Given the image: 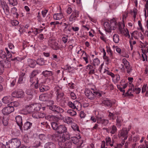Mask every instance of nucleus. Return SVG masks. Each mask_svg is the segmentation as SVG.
I'll return each instance as SVG.
<instances>
[{"mask_svg":"<svg viewBox=\"0 0 148 148\" xmlns=\"http://www.w3.org/2000/svg\"><path fill=\"white\" fill-rule=\"evenodd\" d=\"M12 95L13 97L21 98L24 97V92L22 90L18 89L13 92Z\"/></svg>","mask_w":148,"mask_h":148,"instance_id":"9","label":"nucleus"},{"mask_svg":"<svg viewBox=\"0 0 148 148\" xmlns=\"http://www.w3.org/2000/svg\"><path fill=\"white\" fill-rule=\"evenodd\" d=\"M75 109H76L79 111L80 110L81 107V104L78 101H75Z\"/></svg>","mask_w":148,"mask_h":148,"instance_id":"37","label":"nucleus"},{"mask_svg":"<svg viewBox=\"0 0 148 148\" xmlns=\"http://www.w3.org/2000/svg\"><path fill=\"white\" fill-rule=\"evenodd\" d=\"M122 63L123 64H121L119 66L120 68L122 70V71H124L125 68L124 66L127 69V73L129 74L132 71V67L130 66V63L126 60L125 58H124L122 60Z\"/></svg>","mask_w":148,"mask_h":148,"instance_id":"3","label":"nucleus"},{"mask_svg":"<svg viewBox=\"0 0 148 148\" xmlns=\"http://www.w3.org/2000/svg\"><path fill=\"white\" fill-rule=\"evenodd\" d=\"M45 148H56L55 144L51 142H48L45 145Z\"/></svg>","mask_w":148,"mask_h":148,"instance_id":"34","label":"nucleus"},{"mask_svg":"<svg viewBox=\"0 0 148 148\" xmlns=\"http://www.w3.org/2000/svg\"><path fill=\"white\" fill-rule=\"evenodd\" d=\"M8 143L9 148H18L21 145L20 139L16 138H12Z\"/></svg>","mask_w":148,"mask_h":148,"instance_id":"2","label":"nucleus"},{"mask_svg":"<svg viewBox=\"0 0 148 148\" xmlns=\"http://www.w3.org/2000/svg\"><path fill=\"white\" fill-rule=\"evenodd\" d=\"M16 122L19 127V128L21 130H23V123H22V120L21 116L18 115L16 116L15 117Z\"/></svg>","mask_w":148,"mask_h":148,"instance_id":"17","label":"nucleus"},{"mask_svg":"<svg viewBox=\"0 0 148 148\" xmlns=\"http://www.w3.org/2000/svg\"><path fill=\"white\" fill-rule=\"evenodd\" d=\"M103 104L108 107H111L112 106V103L111 101L107 99L104 100L102 102Z\"/></svg>","mask_w":148,"mask_h":148,"instance_id":"35","label":"nucleus"},{"mask_svg":"<svg viewBox=\"0 0 148 148\" xmlns=\"http://www.w3.org/2000/svg\"><path fill=\"white\" fill-rule=\"evenodd\" d=\"M67 113L69 114L71 116H74L76 115V112L72 110H69L67 111Z\"/></svg>","mask_w":148,"mask_h":148,"instance_id":"46","label":"nucleus"},{"mask_svg":"<svg viewBox=\"0 0 148 148\" xmlns=\"http://www.w3.org/2000/svg\"><path fill=\"white\" fill-rule=\"evenodd\" d=\"M49 108L55 113L61 114L64 112V110L60 106L57 105L48 106Z\"/></svg>","mask_w":148,"mask_h":148,"instance_id":"4","label":"nucleus"},{"mask_svg":"<svg viewBox=\"0 0 148 148\" xmlns=\"http://www.w3.org/2000/svg\"><path fill=\"white\" fill-rule=\"evenodd\" d=\"M53 73L51 71H48L47 70L44 71L42 73V74L45 77L52 76Z\"/></svg>","mask_w":148,"mask_h":148,"instance_id":"31","label":"nucleus"},{"mask_svg":"<svg viewBox=\"0 0 148 148\" xmlns=\"http://www.w3.org/2000/svg\"><path fill=\"white\" fill-rule=\"evenodd\" d=\"M107 52L109 55L110 58L111 59L113 58L112 51L110 48L107 47Z\"/></svg>","mask_w":148,"mask_h":148,"instance_id":"58","label":"nucleus"},{"mask_svg":"<svg viewBox=\"0 0 148 148\" xmlns=\"http://www.w3.org/2000/svg\"><path fill=\"white\" fill-rule=\"evenodd\" d=\"M133 91L135 92L136 94H139L141 91V88H134V86L132 85Z\"/></svg>","mask_w":148,"mask_h":148,"instance_id":"57","label":"nucleus"},{"mask_svg":"<svg viewBox=\"0 0 148 148\" xmlns=\"http://www.w3.org/2000/svg\"><path fill=\"white\" fill-rule=\"evenodd\" d=\"M45 115V114L40 112L34 113L32 114V116L36 119L44 118Z\"/></svg>","mask_w":148,"mask_h":148,"instance_id":"20","label":"nucleus"},{"mask_svg":"<svg viewBox=\"0 0 148 148\" xmlns=\"http://www.w3.org/2000/svg\"><path fill=\"white\" fill-rule=\"evenodd\" d=\"M12 96H8L4 97L2 99L3 102L5 104L10 102L12 100Z\"/></svg>","mask_w":148,"mask_h":148,"instance_id":"23","label":"nucleus"},{"mask_svg":"<svg viewBox=\"0 0 148 148\" xmlns=\"http://www.w3.org/2000/svg\"><path fill=\"white\" fill-rule=\"evenodd\" d=\"M108 117L110 119L112 120H114L115 118V117H114V114L110 112H109Z\"/></svg>","mask_w":148,"mask_h":148,"instance_id":"62","label":"nucleus"},{"mask_svg":"<svg viewBox=\"0 0 148 148\" xmlns=\"http://www.w3.org/2000/svg\"><path fill=\"white\" fill-rule=\"evenodd\" d=\"M8 117L3 116V118L2 122L5 126L8 125Z\"/></svg>","mask_w":148,"mask_h":148,"instance_id":"49","label":"nucleus"},{"mask_svg":"<svg viewBox=\"0 0 148 148\" xmlns=\"http://www.w3.org/2000/svg\"><path fill=\"white\" fill-rule=\"evenodd\" d=\"M63 17L62 13H57L54 14L53 18L55 20H59Z\"/></svg>","mask_w":148,"mask_h":148,"instance_id":"32","label":"nucleus"},{"mask_svg":"<svg viewBox=\"0 0 148 148\" xmlns=\"http://www.w3.org/2000/svg\"><path fill=\"white\" fill-rule=\"evenodd\" d=\"M51 125L53 129L57 131L59 126L58 123L56 122H53L51 123Z\"/></svg>","mask_w":148,"mask_h":148,"instance_id":"39","label":"nucleus"},{"mask_svg":"<svg viewBox=\"0 0 148 148\" xmlns=\"http://www.w3.org/2000/svg\"><path fill=\"white\" fill-rule=\"evenodd\" d=\"M64 36L62 37L61 39L62 41L64 44H66L68 40V36L64 35Z\"/></svg>","mask_w":148,"mask_h":148,"instance_id":"55","label":"nucleus"},{"mask_svg":"<svg viewBox=\"0 0 148 148\" xmlns=\"http://www.w3.org/2000/svg\"><path fill=\"white\" fill-rule=\"evenodd\" d=\"M118 24H117L116 21L115 19H113L110 20V26L111 28V30H115L116 27L117 25L118 26Z\"/></svg>","mask_w":148,"mask_h":148,"instance_id":"22","label":"nucleus"},{"mask_svg":"<svg viewBox=\"0 0 148 148\" xmlns=\"http://www.w3.org/2000/svg\"><path fill=\"white\" fill-rule=\"evenodd\" d=\"M5 50L6 52V55H7V59H8L12 61H17L20 60V58L18 57H16L15 58H12V56L10 51H8L7 48H5Z\"/></svg>","mask_w":148,"mask_h":148,"instance_id":"13","label":"nucleus"},{"mask_svg":"<svg viewBox=\"0 0 148 148\" xmlns=\"http://www.w3.org/2000/svg\"><path fill=\"white\" fill-rule=\"evenodd\" d=\"M113 40L114 42L118 43L119 40V35L117 34H114L113 36Z\"/></svg>","mask_w":148,"mask_h":148,"instance_id":"45","label":"nucleus"},{"mask_svg":"<svg viewBox=\"0 0 148 148\" xmlns=\"http://www.w3.org/2000/svg\"><path fill=\"white\" fill-rule=\"evenodd\" d=\"M84 53L85 56L83 57V58L85 61L86 63L87 64L88 63V56L86 54L84 51H83L82 55H83Z\"/></svg>","mask_w":148,"mask_h":148,"instance_id":"50","label":"nucleus"},{"mask_svg":"<svg viewBox=\"0 0 148 148\" xmlns=\"http://www.w3.org/2000/svg\"><path fill=\"white\" fill-rule=\"evenodd\" d=\"M133 89L132 87L129 89L125 93V96H133L134 95L132 94V93L134 92L133 90H132Z\"/></svg>","mask_w":148,"mask_h":148,"instance_id":"41","label":"nucleus"},{"mask_svg":"<svg viewBox=\"0 0 148 148\" xmlns=\"http://www.w3.org/2000/svg\"><path fill=\"white\" fill-rule=\"evenodd\" d=\"M75 101L73 103L71 101H69L68 103V105L69 106L71 107L72 108L75 109Z\"/></svg>","mask_w":148,"mask_h":148,"instance_id":"60","label":"nucleus"},{"mask_svg":"<svg viewBox=\"0 0 148 148\" xmlns=\"http://www.w3.org/2000/svg\"><path fill=\"white\" fill-rule=\"evenodd\" d=\"M0 2L2 5L5 14L6 15H8L9 14V7L5 1L0 0Z\"/></svg>","mask_w":148,"mask_h":148,"instance_id":"14","label":"nucleus"},{"mask_svg":"<svg viewBox=\"0 0 148 148\" xmlns=\"http://www.w3.org/2000/svg\"><path fill=\"white\" fill-rule=\"evenodd\" d=\"M111 131L110 132L111 134H115L117 130V128L115 125H112L111 126Z\"/></svg>","mask_w":148,"mask_h":148,"instance_id":"43","label":"nucleus"},{"mask_svg":"<svg viewBox=\"0 0 148 148\" xmlns=\"http://www.w3.org/2000/svg\"><path fill=\"white\" fill-rule=\"evenodd\" d=\"M128 131L126 128H123L119 132L118 136L119 137H121L124 138V140H126L128 136Z\"/></svg>","mask_w":148,"mask_h":148,"instance_id":"8","label":"nucleus"},{"mask_svg":"<svg viewBox=\"0 0 148 148\" xmlns=\"http://www.w3.org/2000/svg\"><path fill=\"white\" fill-rule=\"evenodd\" d=\"M32 125V123L27 121L24 123L23 129V128L24 130H27L31 128Z\"/></svg>","mask_w":148,"mask_h":148,"instance_id":"26","label":"nucleus"},{"mask_svg":"<svg viewBox=\"0 0 148 148\" xmlns=\"http://www.w3.org/2000/svg\"><path fill=\"white\" fill-rule=\"evenodd\" d=\"M53 139L56 141H58L59 145L63 146L65 144L64 142L70 138V135L69 132H66L64 133L62 136L58 134H53L51 135Z\"/></svg>","mask_w":148,"mask_h":148,"instance_id":"1","label":"nucleus"},{"mask_svg":"<svg viewBox=\"0 0 148 148\" xmlns=\"http://www.w3.org/2000/svg\"><path fill=\"white\" fill-rule=\"evenodd\" d=\"M63 121L68 124H71L73 123V119L71 117L66 116L63 118Z\"/></svg>","mask_w":148,"mask_h":148,"instance_id":"24","label":"nucleus"},{"mask_svg":"<svg viewBox=\"0 0 148 148\" xmlns=\"http://www.w3.org/2000/svg\"><path fill=\"white\" fill-rule=\"evenodd\" d=\"M140 36L141 39L142 40L143 38V36L141 33H138L137 31L134 32L132 34L131 36L132 39L133 40V37H134L135 39H138L137 35Z\"/></svg>","mask_w":148,"mask_h":148,"instance_id":"21","label":"nucleus"},{"mask_svg":"<svg viewBox=\"0 0 148 148\" xmlns=\"http://www.w3.org/2000/svg\"><path fill=\"white\" fill-rule=\"evenodd\" d=\"M60 90L57 89L56 90L57 97V99L58 101H60V100L63 97L64 95L63 93L60 92Z\"/></svg>","mask_w":148,"mask_h":148,"instance_id":"30","label":"nucleus"},{"mask_svg":"<svg viewBox=\"0 0 148 148\" xmlns=\"http://www.w3.org/2000/svg\"><path fill=\"white\" fill-rule=\"evenodd\" d=\"M49 89V88L48 86L42 85L39 88L40 91L41 92L47 91Z\"/></svg>","mask_w":148,"mask_h":148,"instance_id":"38","label":"nucleus"},{"mask_svg":"<svg viewBox=\"0 0 148 148\" xmlns=\"http://www.w3.org/2000/svg\"><path fill=\"white\" fill-rule=\"evenodd\" d=\"M45 61L42 58H38L36 61V64L40 66H42L45 64Z\"/></svg>","mask_w":148,"mask_h":148,"instance_id":"36","label":"nucleus"},{"mask_svg":"<svg viewBox=\"0 0 148 148\" xmlns=\"http://www.w3.org/2000/svg\"><path fill=\"white\" fill-rule=\"evenodd\" d=\"M25 74V73H22L20 75L18 80V83L19 84H21L23 83V78Z\"/></svg>","mask_w":148,"mask_h":148,"instance_id":"40","label":"nucleus"},{"mask_svg":"<svg viewBox=\"0 0 148 148\" xmlns=\"http://www.w3.org/2000/svg\"><path fill=\"white\" fill-rule=\"evenodd\" d=\"M67 131L66 127L64 125H59L57 132L59 134H62Z\"/></svg>","mask_w":148,"mask_h":148,"instance_id":"15","label":"nucleus"},{"mask_svg":"<svg viewBox=\"0 0 148 148\" xmlns=\"http://www.w3.org/2000/svg\"><path fill=\"white\" fill-rule=\"evenodd\" d=\"M39 139L42 141H44L46 138V137L44 134H40L39 135Z\"/></svg>","mask_w":148,"mask_h":148,"instance_id":"53","label":"nucleus"},{"mask_svg":"<svg viewBox=\"0 0 148 148\" xmlns=\"http://www.w3.org/2000/svg\"><path fill=\"white\" fill-rule=\"evenodd\" d=\"M25 93L27 95L30 96H31L30 97L31 98L34 94H36L37 93V91L35 89L29 88L26 90Z\"/></svg>","mask_w":148,"mask_h":148,"instance_id":"19","label":"nucleus"},{"mask_svg":"<svg viewBox=\"0 0 148 148\" xmlns=\"http://www.w3.org/2000/svg\"><path fill=\"white\" fill-rule=\"evenodd\" d=\"M49 45L52 49L55 50H58L60 48H59L58 44L56 41L52 39H50L48 41Z\"/></svg>","mask_w":148,"mask_h":148,"instance_id":"7","label":"nucleus"},{"mask_svg":"<svg viewBox=\"0 0 148 148\" xmlns=\"http://www.w3.org/2000/svg\"><path fill=\"white\" fill-rule=\"evenodd\" d=\"M123 120L121 116H117L116 119V125L117 127H120L122 125Z\"/></svg>","mask_w":148,"mask_h":148,"instance_id":"27","label":"nucleus"},{"mask_svg":"<svg viewBox=\"0 0 148 148\" xmlns=\"http://www.w3.org/2000/svg\"><path fill=\"white\" fill-rule=\"evenodd\" d=\"M39 73V71L38 70H34L30 74L29 76V81L31 83H32V84L35 83L36 80H38V78L36 77V76Z\"/></svg>","mask_w":148,"mask_h":148,"instance_id":"6","label":"nucleus"},{"mask_svg":"<svg viewBox=\"0 0 148 148\" xmlns=\"http://www.w3.org/2000/svg\"><path fill=\"white\" fill-rule=\"evenodd\" d=\"M28 65L31 68H34L36 64V61L31 59H28L27 60Z\"/></svg>","mask_w":148,"mask_h":148,"instance_id":"25","label":"nucleus"},{"mask_svg":"<svg viewBox=\"0 0 148 148\" xmlns=\"http://www.w3.org/2000/svg\"><path fill=\"white\" fill-rule=\"evenodd\" d=\"M8 1L10 4L13 6L16 5L18 4L17 0H8Z\"/></svg>","mask_w":148,"mask_h":148,"instance_id":"54","label":"nucleus"},{"mask_svg":"<svg viewBox=\"0 0 148 148\" xmlns=\"http://www.w3.org/2000/svg\"><path fill=\"white\" fill-rule=\"evenodd\" d=\"M0 63L1 64V66L3 68H7L8 67V66H7L8 62L7 61H6V60H3L1 61Z\"/></svg>","mask_w":148,"mask_h":148,"instance_id":"42","label":"nucleus"},{"mask_svg":"<svg viewBox=\"0 0 148 148\" xmlns=\"http://www.w3.org/2000/svg\"><path fill=\"white\" fill-rule=\"evenodd\" d=\"M104 26L105 30L108 32H111V28L110 24L108 22H105L104 23Z\"/></svg>","mask_w":148,"mask_h":148,"instance_id":"29","label":"nucleus"},{"mask_svg":"<svg viewBox=\"0 0 148 148\" xmlns=\"http://www.w3.org/2000/svg\"><path fill=\"white\" fill-rule=\"evenodd\" d=\"M79 138H78L76 137H71V140L72 142L74 144L78 145L80 143V141L82 140H79V139L81 138V137L80 136H79Z\"/></svg>","mask_w":148,"mask_h":148,"instance_id":"28","label":"nucleus"},{"mask_svg":"<svg viewBox=\"0 0 148 148\" xmlns=\"http://www.w3.org/2000/svg\"><path fill=\"white\" fill-rule=\"evenodd\" d=\"M97 123H101L104 126H106L109 123V121L108 119H102L101 117H97Z\"/></svg>","mask_w":148,"mask_h":148,"instance_id":"16","label":"nucleus"},{"mask_svg":"<svg viewBox=\"0 0 148 148\" xmlns=\"http://www.w3.org/2000/svg\"><path fill=\"white\" fill-rule=\"evenodd\" d=\"M34 106L35 111H38L40 110L41 105L39 104H34Z\"/></svg>","mask_w":148,"mask_h":148,"instance_id":"47","label":"nucleus"},{"mask_svg":"<svg viewBox=\"0 0 148 148\" xmlns=\"http://www.w3.org/2000/svg\"><path fill=\"white\" fill-rule=\"evenodd\" d=\"M40 142L38 139H36L34 141V145L35 147H37L40 145Z\"/></svg>","mask_w":148,"mask_h":148,"instance_id":"44","label":"nucleus"},{"mask_svg":"<svg viewBox=\"0 0 148 148\" xmlns=\"http://www.w3.org/2000/svg\"><path fill=\"white\" fill-rule=\"evenodd\" d=\"M96 67L94 66L92 64H88L86 66V70L87 71H89L88 74L90 75L94 74L97 72L96 69Z\"/></svg>","mask_w":148,"mask_h":148,"instance_id":"11","label":"nucleus"},{"mask_svg":"<svg viewBox=\"0 0 148 148\" xmlns=\"http://www.w3.org/2000/svg\"><path fill=\"white\" fill-rule=\"evenodd\" d=\"M100 64V61L97 58H96L94 59L93 60V64L94 66L96 67V66H98Z\"/></svg>","mask_w":148,"mask_h":148,"instance_id":"52","label":"nucleus"},{"mask_svg":"<svg viewBox=\"0 0 148 148\" xmlns=\"http://www.w3.org/2000/svg\"><path fill=\"white\" fill-rule=\"evenodd\" d=\"M103 73H106L108 75L111 76L112 78L114 77V73L107 70L105 69L104 71H103Z\"/></svg>","mask_w":148,"mask_h":148,"instance_id":"56","label":"nucleus"},{"mask_svg":"<svg viewBox=\"0 0 148 148\" xmlns=\"http://www.w3.org/2000/svg\"><path fill=\"white\" fill-rule=\"evenodd\" d=\"M72 144L71 142H66L65 143V144H64V145L61 146L60 145L59 148H71L72 147Z\"/></svg>","mask_w":148,"mask_h":148,"instance_id":"33","label":"nucleus"},{"mask_svg":"<svg viewBox=\"0 0 148 148\" xmlns=\"http://www.w3.org/2000/svg\"><path fill=\"white\" fill-rule=\"evenodd\" d=\"M83 143V141L81 140L80 141V143L78 144L77 146V148H84L83 145H82Z\"/></svg>","mask_w":148,"mask_h":148,"instance_id":"63","label":"nucleus"},{"mask_svg":"<svg viewBox=\"0 0 148 148\" xmlns=\"http://www.w3.org/2000/svg\"><path fill=\"white\" fill-rule=\"evenodd\" d=\"M71 127L74 130L79 132H80L79 127L76 124L74 123L72 125Z\"/></svg>","mask_w":148,"mask_h":148,"instance_id":"51","label":"nucleus"},{"mask_svg":"<svg viewBox=\"0 0 148 148\" xmlns=\"http://www.w3.org/2000/svg\"><path fill=\"white\" fill-rule=\"evenodd\" d=\"M11 23L13 26H16L19 23V22L16 20H13L11 21Z\"/></svg>","mask_w":148,"mask_h":148,"instance_id":"61","label":"nucleus"},{"mask_svg":"<svg viewBox=\"0 0 148 148\" xmlns=\"http://www.w3.org/2000/svg\"><path fill=\"white\" fill-rule=\"evenodd\" d=\"M10 86L13 87L15 84L16 82V79H15L11 78L10 80Z\"/></svg>","mask_w":148,"mask_h":148,"instance_id":"59","label":"nucleus"},{"mask_svg":"<svg viewBox=\"0 0 148 148\" xmlns=\"http://www.w3.org/2000/svg\"><path fill=\"white\" fill-rule=\"evenodd\" d=\"M14 110V108L13 107H10L8 106L2 109V112L3 114L7 115L13 112Z\"/></svg>","mask_w":148,"mask_h":148,"instance_id":"12","label":"nucleus"},{"mask_svg":"<svg viewBox=\"0 0 148 148\" xmlns=\"http://www.w3.org/2000/svg\"><path fill=\"white\" fill-rule=\"evenodd\" d=\"M95 90L92 88H91L90 89H86L84 92L85 95L90 100H93L95 98Z\"/></svg>","mask_w":148,"mask_h":148,"instance_id":"5","label":"nucleus"},{"mask_svg":"<svg viewBox=\"0 0 148 148\" xmlns=\"http://www.w3.org/2000/svg\"><path fill=\"white\" fill-rule=\"evenodd\" d=\"M118 28L120 34L124 35L126 36H128L129 37L130 36V35L129 33L128 30L127 29H126V31L124 28H122L121 24L120 23H118Z\"/></svg>","mask_w":148,"mask_h":148,"instance_id":"10","label":"nucleus"},{"mask_svg":"<svg viewBox=\"0 0 148 148\" xmlns=\"http://www.w3.org/2000/svg\"><path fill=\"white\" fill-rule=\"evenodd\" d=\"M8 143L5 145L2 143H0V148H9Z\"/></svg>","mask_w":148,"mask_h":148,"instance_id":"64","label":"nucleus"},{"mask_svg":"<svg viewBox=\"0 0 148 148\" xmlns=\"http://www.w3.org/2000/svg\"><path fill=\"white\" fill-rule=\"evenodd\" d=\"M7 58V55H6L5 52L2 50H0V58L2 59Z\"/></svg>","mask_w":148,"mask_h":148,"instance_id":"48","label":"nucleus"},{"mask_svg":"<svg viewBox=\"0 0 148 148\" xmlns=\"http://www.w3.org/2000/svg\"><path fill=\"white\" fill-rule=\"evenodd\" d=\"M79 12L76 10L73 11L72 14L69 18V21H75L76 18L78 17Z\"/></svg>","mask_w":148,"mask_h":148,"instance_id":"18","label":"nucleus"}]
</instances>
